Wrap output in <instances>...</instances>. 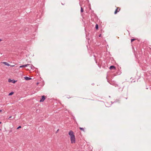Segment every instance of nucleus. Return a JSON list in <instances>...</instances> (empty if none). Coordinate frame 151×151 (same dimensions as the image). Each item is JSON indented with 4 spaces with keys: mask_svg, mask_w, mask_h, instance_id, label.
I'll list each match as a JSON object with an SVG mask.
<instances>
[{
    "mask_svg": "<svg viewBox=\"0 0 151 151\" xmlns=\"http://www.w3.org/2000/svg\"><path fill=\"white\" fill-rule=\"evenodd\" d=\"M68 134L70 137V140L72 143H74L75 142V137L74 135L73 132L72 130H70L68 133Z\"/></svg>",
    "mask_w": 151,
    "mask_h": 151,
    "instance_id": "1",
    "label": "nucleus"
},
{
    "mask_svg": "<svg viewBox=\"0 0 151 151\" xmlns=\"http://www.w3.org/2000/svg\"><path fill=\"white\" fill-rule=\"evenodd\" d=\"M28 66H29V67L30 68V69H32V65L29 64H27L26 65H21L19 67L20 68H23V67H26Z\"/></svg>",
    "mask_w": 151,
    "mask_h": 151,
    "instance_id": "2",
    "label": "nucleus"
},
{
    "mask_svg": "<svg viewBox=\"0 0 151 151\" xmlns=\"http://www.w3.org/2000/svg\"><path fill=\"white\" fill-rule=\"evenodd\" d=\"M45 99V96H42L41 99L40 100V102H43Z\"/></svg>",
    "mask_w": 151,
    "mask_h": 151,
    "instance_id": "3",
    "label": "nucleus"
},
{
    "mask_svg": "<svg viewBox=\"0 0 151 151\" xmlns=\"http://www.w3.org/2000/svg\"><path fill=\"white\" fill-rule=\"evenodd\" d=\"M16 81H15L14 80H11L10 79H9L8 80V82H12V83H15Z\"/></svg>",
    "mask_w": 151,
    "mask_h": 151,
    "instance_id": "4",
    "label": "nucleus"
},
{
    "mask_svg": "<svg viewBox=\"0 0 151 151\" xmlns=\"http://www.w3.org/2000/svg\"><path fill=\"white\" fill-rule=\"evenodd\" d=\"M109 69L110 70H112V69L115 70L116 68L114 66L111 65L110 66Z\"/></svg>",
    "mask_w": 151,
    "mask_h": 151,
    "instance_id": "5",
    "label": "nucleus"
},
{
    "mask_svg": "<svg viewBox=\"0 0 151 151\" xmlns=\"http://www.w3.org/2000/svg\"><path fill=\"white\" fill-rule=\"evenodd\" d=\"M24 79L26 80H29L31 79V78L29 77H28L27 76H25L24 77Z\"/></svg>",
    "mask_w": 151,
    "mask_h": 151,
    "instance_id": "6",
    "label": "nucleus"
},
{
    "mask_svg": "<svg viewBox=\"0 0 151 151\" xmlns=\"http://www.w3.org/2000/svg\"><path fill=\"white\" fill-rule=\"evenodd\" d=\"M118 8H117V9H116L115 10V12H114V14H116L118 12H119V11H118Z\"/></svg>",
    "mask_w": 151,
    "mask_h": 151,
    "instance_id": "7",
    "label": "nucleus"
},
{
    "mask_svg": "<svg viewBox=\"0 0 151 151\" xmlns=\"http://www.w3.org/2000/svg\"><path fill=\"white\" fill-rule=\"evenodd\" d=\"M4 63L6 65H7L8 66H9L10 65L7 63L6 62H4Z\"/></svg>",
    "mask_w": 151,
    "mask_h": 151,
    "instance_id": "8",
    "label": "nucleus"
},
{
    "mask_svg": "<svg viewBox=\"0 0 151 151\" xmlns=\"http://www.w3.org/2000/svg\"><path fill=\"white\" fill-rule=\"evenodd\" d=\"M79 129L81 130H82L84 132H85L84 129L83 128L80 127Z\"/></svg>",
    "mask_w": 151,
    "mask_h": 151,
    "instance_id": "9",
    "label": "nucleus"
},
{
    "mask_svg": "<svg viewBox=\"0 0 151 151\" xmlns=\"http://www.w3.org/2000/svg\"><path fill=\"white\" fill-rule=\"evenodd\" d=\"M14 93V92H11V93H9V96H11Z\"/></svg>",
    "mask_w": 151,
    "mask_h": 151,
    "instance_id": "10",
    "label": "nucleus"
},
{
    "mask_svg": "<svg viewBox=\"0 0 151 151\" xmlns=\"http://www.w3.org/2000/svg\"><path fill=\"white\" fill-rule=\"evenodd\" d=\"M96 29H98V25L97 24H96L95 26Z\"/></svg>",
    "mask_w": 151,
    "mask_h": 151,
    "instance_id": "11",
    "label": "nucleus"
},
{
    "mask_svg": "<svg viewBox=\"0 0 151 151\" xmlns=\"http://www.w3.org/2000/svg\"><path fill=\"white\" fill-rule=\"evenodd\" d=\"M83 9L82 8V7H81V12H83Z\"/></svg>",
    "mask_w": 151,
    "mask_h": 151,
    "instance_id": "12",
    "label": "nucleus"
},
{
    "mask_svg": "<svg viewBox=\"0 0 151 151\" xmlns=\"http://www.w3.org/2000/svg\"><path fill=\"white\" fill-rule=\"evenodd\" d=\"M21 128V126H19L18 127H17V129H19L20 128Z\"/></svg>",
    "mask_w": 151,
    "mask_h": 151,
    "instance_id": "13",
    "label": "nucleus"
},
{
    "mask_svg": "<svg viewBox=\"0 0 151 151\" xmlns=\"http://www.w3.org/2000/svg\"><path fill=\"white\" fill-rule=\"evenodd\" d=\"M135 40V39H131V42H132V41H134Z\"/></svg>",
    "mask_w": 151,
    "mask_h": 151,
    "instance_id": "14",
    "label": "nucleus"
},
{
    "mask_svg": "<svg viewBox=\"0 0 151 151\" xmlns=\"http://www.w3.org/2000/svg\"><path fill=\"white\" fill-rule=\"evenodd\" d=\"M12 117V116H10L9 118H8V119H9L10 118Z\"/></svg>",
    "mask_w": 151,
    "mask_h": 151,
    "instance_id": "15",
    "label": "nucleus"
},
{
    "mask_svg": "<svg viewBox=\"0 0 151 151\" xmlns=\"http://www.w3.org/2000/svg\"><path fill=\"white\" fill-rule=\"evenodd\" d=\"M101 34L100 35H99V37H100L101 36Z\"/></svg>",
    "mask_w": 151,
    "mask_h": 151,
    "instance_id": "16",
    "label": "nucleus"
},
{
    "mask_svg": "<svg viewBox=\"0 0 151 151\" xmlns=\"http://www.w3.org/2000/svg\"><path fill=\"white\" fill-rule=\"evenodd\" d=\"M59 129H58L57 130V132H56V133L58 132L59 131Z\"/></svg>",
    "mask_w": 151,
    "mask_h": 151,
    "instance_id": "17",
    "label": "nucleus"
},
{
    "mask_svg": "<svg viewBox=\"0 0 151 151\" xmlns=\"http://www.w3.org/2000/svg\"><path fill=\"white\" fill-rule=\"evenodd\" d=\"M0 112H1V111H2V110H0Z\"/></svg>",
    "mask_w": 151,
    "mask_h": 151,
    "instance_id": "18",
    "label": "nucleus"
},
{
    "mask_svg": "<svg viewBox=\"0 0 151 151\" xmlns=\"http://www.w3.org/2000/svg\"><path fill=\"white\" fill-rule=\"evenodd\" d=\"M1 123V122H0V124Z\"/></svg>",
    "mask_w": 151,
    "mask_h": 151,
    "instance_id": "19",
    "label": "nucleus"
},
{
    "mask_svg": "<svg viewBox=\"0 0 151 151\" xmlns=\"http://www.w3.org/2000/svg\"><path fill=\"white\" fill-rule=\"evenodd\" d=\"M2 40L1 39H0V41H1Z\"/></svg>",
    "mask_w": 151,
    "mask_h": 151,
    "instance_id": "20",
    "label": "nucleus"
},
{
    "mask_svg": "<svg viewBox=\"0 0 151 151\" xmlns=\"http://www.w3.org/2000/svg\"><path fill=\"white\" fill-rule=\"evenodd\" d=\"M80 6H81V4H80Z\"/></svg>",
    "mask_w": 151,
    "mask_h": 151,
    "instance_id": "21",
    "label": "nucleus"
},
{
    "mask_svg": "<svg viewBox=\"0 0 151 151\" xmlns=\"http://www.w3.org/2000/svg\"><path fill=\"white\" fill-rule=\"evenodd\" d=\"M38 84V83H37V84Z\"/></svg>",
    "mask_w": 151,
    "mask_h": 151,
    "instance_id": "22",
    "label": "nucleus"
},
{
    "mask_svg": "<svg viewBox=\"0 0 151 151\" xmlns=\"http://www.w3.org/2000/svg\"><path fill=\"white\" fill-rule=\"evenodd\" d=\"M1 130V129H0V131Z\"/></svg>",
    "mask_w": 151,
    "mask_h": 151,
    "instance_id": "23",
    "label": "nucleus"
},
{
    "mask_svg": "<svg viewBox=\"0 0 151 151\" xmlns=\"http://www.w3.org/2000/svg\"><path fill=\"white\" fill-rule=\"evenodd\" d=\"M80 1L81 0H79Z\"/></svg>",
    "mask_w": 151,
    "mask_h": 151,
    "instance_id": "24",
    "label": "nucleus"
}]
</instances>
